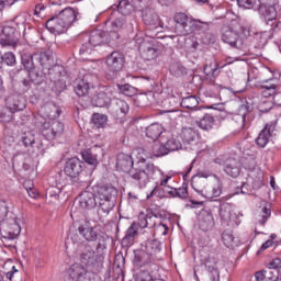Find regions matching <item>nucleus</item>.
<instances>
[{"label":"nucleus","instance_id":"obj_11","mask_svg":"<svg viewBox=\"0 0 281 281\" xmlns=\"http://www.w3.org/2000/svg\"><path fill=\"white\" fill-rule=\"evenodd\" d=\"M280 0H258V12L260 16L263 18L267 25H276V19H278V9L276 8L278 5V2Z\"/></svg>","mask_w":281,"mask_h":281},{"label":"nucleus","instance_id":"obj_25","mask_svg":"<svg viewBox=\"0 0 281 281\" xmlns=\"http://www.w3.org/2000/svg\"><path fill=\"white\" fill-rule=\"evenodd\" d=\"M146 136L149 139H153V142H157V139H159V142H164V137H166V135H164V126L159 123L150 124L146 128Z\"/></svg>","mask_w":281,"mask_h":281},{"label":"nucleus","instance_id":"obj_56","mask_svg":"<svg viewBox=\"0 0 281 281\" xmlns=\"http://www.w3.org/2000/svg\"><path fill=\"white\" fill-rule=\"evenodd\" d=\"M239 8H244L245 10H254L256 8L258 0H238Z\"/></svg>","mask_w":281,"mask_h":281},{"label":"nucleus","instance_id":"obj_17","mask_svg":"<svg viewBox=\"0 0 281 281\" xmlns=\"http://www.w3.org/2000/svg\"><path fill=\"white\" fill-rule=\"evenodd\" d=\"M136 43L138 44V50L140 52L142 58H144V60H155L159 57V54H161L157 45L150 44L139 38L136 41Z\"/></svg>","mask_w":281,"mask_h":281},{"label":"nucleus","instance_id":"obj_53","mask_svg":"<svg viewBox=\"0 0 281 281\" xmlns=\"http://www.w3.org/2000/svg\"><path fill=\"white\" fill-rule=\"evenodd\" d=\"M233 122L237 124L238 128H246V126H248L247 114H235Z\"/></svg>","mask_w":281,"mask_h":281},{"label":"nucleus","instance_id":"obj_37","mask_svg":"<svg viewBox=\"0 0 281 281\" xmlns=\"http://www.w3.org/2000/svg\"><path fill=\"white\" fill-rule=\"evenodd\" d=\"M155 218H157V216L140 213L138 215V223H136L137 228L139 229L140 227V229H146V227H153Z\"/></svg>","mask_w":281,"mask_h":281},{"label":"nucleus","instance_id":"obj_14","mask_svg":"<svg viewBox=\"0 0 281 281\" xmlns=\"http://www.w3.org/2000/svg\"><path fill=\"white\" fill-rule=\"evenodd\" d=\"M161 251V243L157 240H147L145 247L140 250L137 258L140 262V267L144 265H150L153 262L155 255Z\"/></svg>","mask_w":281,"mask_h":281},{"label":"nucleus","instance_id":"obj_13","mask_svg":"<svg viewBox=\"0 0 281 281\" xmlns=\"http://www.w3.org/2000/svg\"><path fill=\"white\" fill-rule=\"evenodd\" d=\"M0 234L2 238H5L7 240L19 238V234H21V224H19L16 215L12 214L11 218H7L0 223Z\"/></svg>","mask_w":281,"mask_h":281},{"label":"nucleus","instance_id":"obj_5","mask_svg":"<svg viewBox=\"0 0 281 281\" xmlns=\"http://www.w3.org/2000/svg\"><path fill=\"white\" fill-rule=\"evenodd\" d=\"M21 27H23V19L21 16H15L12 21L5 22L0 32L1 47H16L21 36Z\"/></svg>","mask_w":281,"mask_h":281},{"label":"nucleus","instance_id":"obj_18","mask_svg":"<svg viewBox=\"0 0 281 281\" xmlns=\"http://www.w3.org/2000/svg\"><path fill=\"white\" fill-rule=\"evenodd\" d=\"M124 27H126L125 16L112 20L109 26V31L106 32L108 36L110 37L109 42L115 44V42L120 40V32H122Z\"/></svg>","mask_w":281,"mask_h":281},{"label":"nucleus","instance_id":"obj_41","mask_svg":"<svg viewBox=\"0 0 281 281\" xmlns=\"http://www.w3.org/2000/svg\"><path fill=\"white\" fill-rule=\"evenodd\" d=\"M22 64L26 71H34V69H36L37 66L36 59H34V55L30 54L22 55Z\"/></svg>","mask_w":281,"mask_h":281},{"label":"nucleus","instance_id":"obj_21","mask_svg":"<svg viewBox=\"0 0 281 281\" xmlns=\"http://www.w3.org/2000/svg\"><path fill=\"white\" fill-rule=\"evenodd\" d=\"M259 89L262 98H272L278 93L280 86L273 82V79H267L260 82Z\"/></svg>","mask_w":281,"mask_h":281},{"label":"nucleus","instance_id":"obj_22","mask_svg":"<svg viewBox=\"0 0 281 281\" xmlns=\"http://www.w3.org/2000/svg\"><path fill=\"white\" fill-rule=\"evenodd\" d=\"M222 41L231 47H236L238 41H240V35L238 34V32L234 31V29L229 26H224L222 29Z\"/></svg>","mask_w":281,"mask_h":281},{"label":"nucleus","instance_id":"obj_63","mask_svg":"<svg viewBox=\"0 0 281 281\" xmlns=\"http://www.w3.org/2000/svg\"><path fill=\"white\" fill-rule=\"evenodd\" d=\"M270 269H281V258H276L270 262Z\"/></svg>","mask_w":281,"mask_h":281},{"label":"nucleus","instance_id":"obj_12","mask_svg":"<svg viewBox=\"0 0 281 281\" xmlns=\"http://www.w3.org/2000/svg\"><path fill=\"white\" fill-rule=\"evenodd\" d=\"M65 133V124L58 120L45 121L42 125V135L48 142L60 139Z\"/></svg>","mask_w":281,"mask_h":281},{"label":"nucleus","instance_id":"obj_48","mask_svg":"<svg viewBox=\"0 0 281 281\" xmlns=\"http://www.w3.org/2000/svg\"><path fill=\"white\" fill-rule=\"evenodd\" d=\"M25 109V101L19 99V97H11V113H16Z\"/></svg>","mask_w":281,"mask_h":281},{"label":"nucleus","instance_id":"obj_35","mask_svg":"<svg viewBox=\"0 0 281 281\" xmlns=\"http://www.w3.org/2000/svg\"><path fill=\"white\" fill-rule=\"evenodd\" d=\"M92 102L94 106H99L100 109L104 106H109L111 104V97L106 94V92H99L97 95L93 97Z\"/></svg>","mask_w":281,"mask_h":281},{"label":"nucleus","instance_id":"obj_10","mask_svg":"<svg viewBox=\"0 0 281 281\" xmlns=\"http://www.w3.org/2000/svg\"><path fill=\"white\" fill-rule=\"evenodd\" d=\"M79 235L87 243H105L102 236V229L99 225H92L90 221H85L78 226Z\"/></svg>","mask_w":281,"mask_h":281},{"label":"nucleus","instance_id":"obj_2","mask_svg":"<svg viewBox=\"0 0 281 281\" xmlns=\"http://www.w3.org/2000/svg\"><path fill=\"white\" fill-rule=\"evenodd\" d=\"M106 249V241H98L95 250L91 245H85L81 248L79 260L81 265L87 266L90 271L98 273L102 269V260H104V250Z\"/></svg>","mask_w":281,"mask_h":281},{"label":"nucleus","instance_id":"obj_20","mask_svg":"<svg viewBox=\"0 0 281 281\" xmlns=\"http://www.w3.org/2000/svg\"><path fill=\"white\" fill-rule=\"evenodd\" d=\"M79 205L82 210H93L98 205L97 194L85 191L79 195Z\"/></svg>","mask_w":281,"mask_h":281},{"label":"nucleus","instance_id":"obj_8","mask_svg":"<svg viewBox=\"0 0 281 281\" xmlns=\"http://www.w3.org/2000/svg\"><path fill=\"white\" fill-rule=\"evenodd\" d=\"M124 54L119 50L112 52L105 58V65L108 70L105 71L106 80H115L117 78V74L124 69Z\"/></svg>","mask_w":281,"mask_h":281},{"label":"nucleus","instance_id":"obj_36","mask_svg":"<svg viewBox=\"0 0 281 281\" xmlns=\"http://www.w3.org/2000/svg\"><path fill=\"white\" fill-rule=\"evenodd\" d=\"M199 226L202 232H210V229L214 227V216H212L210 213L201 215Z\"/></svg>","mask_w":281,"mask_h":281},{"label":"nucleus","instance_id":"obj_38","mask_svg":"<svg viewBox=\"0 0 281 281\" xmlns=\"http://www.w3.org/2000/svg\"><path fill=\"white\" fill-rule=\"evenodd\" d=\"M214 122L215 120L212 114H204L199 122V127L202 128V131H212Z\"/></svg>","mask_w":281,"mask_h":281},{"label":"nucleus","instance_id":"obj_44","mask_svg":"<svg viewBox=\"0 0 281 281\" xmlns=\"http://www.w3.org/2000/svg\"><path fill=\"white\" fill-rule=\"evenodd\" d=\"M182 109H190L191 111L193 109H196L199 106V100H196V97L190 95V97H184L180 103Z\"/></svg>","mask_w":281,"mask_h":281},{"label":"nucleus","instance_id":"obj_34","mask_svg":"<svg viewBox=\"0 0 281 281\" xmlns=\"http://www.w3.org/2000/svg\"><path fill=\"white\" fill-rule=\"evenodd\" d=\"M180 137L184 144H192V142L199 138V133L192 127H184L181 131Z\"/></svg>","mask_w":281,"mask_h":281},{"label":"nucleus","instance_id":"obj_62","mask_svg":"<svg viewBox=\"0 0 281 281\" xmlns=\"http://www.w3.org/2000/svg\"><path fill=\"white\" fill-rule=\"evenodd\" d=\"M269 247H273V240H271V239L266 240L261 245L260 249L258 250V254H260L261 251H267V249H269Z\"/></svg>","mask_w":281,"mask_h":281},{"label":"nucleus","instance_id":"obj_58","mask_svg":"<svg viewBox=\"0 0 281 281\" xmlns=\"http://www.w3.org/2000/svg\"><path fill=\"white\" fill-rule=\"evenodd\" d=\"M5 216H8V202L0 200V223L5 221Z\"/></svg>","mask_w":281,"mask_h":281},{"label":"nucleus","instance_id":"obj_50","mask_svg":"<svg viewBox=\"0 0 281 281\" xmlns=\"http://www.w3.org/2000/svg\"><path fill=\"white\" fill-rule=\"evenodd\" d=\"M165 146H166L168 153H172V151L179 150L181 148V140H179L175 137H171V138L167 139Z\"/></svg>","mask_w":281,"mask_h":281},{"label":"nucleus","instance_id":"obj_40","mask_svg":"<svg viewBox=\"0 0 281 281\" xmlns=\"http://www.w3.org/2000/svg\"><path fill=\"white\" fill-rule=\"evenodd\" d=\"M137 223L133 222L132 225L127 228L126 234L123 238V243L131 245L133 240H135V236H137L138 232Z\"/></svg>","mask_w":281,"mask_h":281},{"label":"nucleus","instance_id":"obj_15","mask_svg":"<svg viewBox=\"0 0 281 281\" xmlns=\"http://www.w3.org/2000/svg\"><path fill=\"white\" fill-rule=\"evenodd\" d=\"M68 276L74 281H100L95 274L89 272L85 266L74 263L68 269Z\"/></svg>","mask_w":281,"mask_h":281},{"label":"nucleus","instance_id":"obj_54","mask_svg":"<svg viewBox=\"0 0 281 281\" xmlns=\"http://www.w3.org/2000/svg\"><path fill=\"white\" fill-rule=\"evenodd\" d=\"M269 276H273V268H271V266L267 270H261L255 273V278L257 281L267 280Z\"/></svg>","mask_w":281,"mask_h":281},{"label":"nucleus","instance_id":"obj_42","mask_svg":"<svg viewBox=\"0 0 281 281\" xmlns=\"http://www.w3.org/2000/svg\"><path fill=\"white\" fill-rule=\"evenodd\" d=\"M113 109L115 113H121V115H127L128 111H131L128 103L122 99H116L114 101Z\"/></svg>","mask_w":281,"mask_h":281},{"label":"nucleus","instance_id":"obj_9","mask_svg":"<svg viewBox=\"0 0 281 281\" xmlns=\"http://www.w3.org/2000/svg\"><path fill=\"white\" fill-rule=\"evenodd\" d=\"M213 161L214 164H217V166H223L225 175L233 179L240 177V172H243V162L236 158L218 156Z\"/></svg>","mask_w":281,"mask_h":281},{"label":"nucleus","instance_id":"obj_29","mask_svg":"<svg viewBox=\"0 0 281 281\" xmlns=\"http://www.w3.org/2000/svg\"><path fill=\"white\" fill-rule=\"evenodd\" d=\"M271 131H273V125L266 124L263 130L259 133L256 144L259 148H265L267 144H269V139H271Z\"/></svg>","mask_w":281,"mask_h":281},{"label":"nucleus","instance_id":"obj_55","mask_svg":"<svg viewBox=\"0 0 281 281\" xmlns=\"http://www.w3.org/2000/svg\"><path fill=\"white\" fill-rule=\"evenodd\" d=\"M60 188L58 187H50L46 190V196L49 199H55V201H58L60 199Z\"/></svg>","mask_w":281,"mask_h":281},{"label":"nucleus","instance_id":"obj_6","mask_svg":"<svg viewBox=\"0 0 281 281\" xmlns=\"http://www.w3.org/2000/svg\"><path fill=\"white\" fill-rule=\"evenodd\" d=\"M173 21L176 23L175 33L178 36H189V34H196L203 30V22L183 12L176 13Z\"/></svg>","mask_w":281,"mask_h":281},{"label":"nucleus","instance_id":"obj_45","mask_svg":"<svg viewBox=\"0 0 281 281\" xmlns=\"http://www.w3.org/2000/svg\"><path fill=\"white\" fill-rule=\"evenodd\" d=\"M92 122L97 128H104L106 126V122H109V116H106V114L94 113L92 115Z\"/></svg>","mask_w":281,"mask_h":281},{"label":"nucleus","instance_id":"obj_23","mask_svg":"<svg viewBox=\"0 0 281 281\" xmlns=\"http://www.w3.org/2000/svg\"><path fill=\"white\" fill-rule=\"evenodd\" d=\"M67 177L76 178L80 172H82V161L78 158H70L64 169Z\"/></svg>","mask_w":281,"mask_h":281},{"label":"nucleus","instance_id":"obj_60","mask_svg":"<svg viewBox=\"0 0 281 281\" xmlns=\"http://www.w3.org/2000/svg\"><path fill=\"white\" fill-rule=\"evenodd\" d=\"M45 10H47V4L37 3L34 9V15L41 18L43 16V12H45Z\"/></svg>","mask_w":281,"mask_h":281},{"label":"nucleus","instance_id":"obj_61","mask_svg":"<svg viewBox=\"0 0 281 281\" xmlns=\"http://www.w3.org/2000/svg\"><path fill=\"white\" fill-rule=\"evenodd\" d=\"M25 190L31 199H36L38 196V191L35 188L26 187Z\"/></svg>","mask_w":281,"mask_h":281},{"label":"nucleus","instance_id":"obj_49","mask_svg":"<svg viewBox=\"0 0 281 281\" xmlns=\"http://www.w3.org/2000/svg\"><path fill=\"white\" fill-rule=\"evenodd\" d=\"M258 216L259 225H266L269 218H271V206H263Z\"/></svg>","mask_w":281,"mask_h":281},{"label":"nucleus","instance_id":"obj_28","mask_svg":"<svg viewBox=\"0 0 281 281\" xmlns=\"http://www.w3.org/2000/svg\"><path fill=\"white\" fill-rule=\"evenodd\" d=\"M142 16L145 25H157L159 23V15L153 8H144L142 10Z\"/></svg>","mask_w":281,"mask_h":281},{"label":"nucleus","instance_id":"obj_30","mask_svg":"<svg viewBox=\"0 0 281 281\" xmlns=\"http://www.w3.org/2000/svg\"><path fill=\"white\" fill-rule=\"evenodd\" d=\"M207 180L193 176L191 179V188L200 194V196L205 198V192H207Z\"/></svg>","mask_w":281,"mask_h":281},{"label":"nucleus","instance_id":"obj_24","mask_svg":"<svg viewBox=\"0 0 281 281\" xmlns=\"http://www.w3.org/2000/svg\"><path fill=\"white\" fill-rule=\"evenodd\" d=\"M153 0H121L117 10L121 14H128L133 10V8L137 7V3H142V5H150Z\"/></svg>","mask_w":281,"mask_h":281},{"label":"nucleus","instance_id":"obj_16","mask_svg":"<svg viewBox=\"0 0 281 281\" xmlns=\"http://www.w3.org/2000/svg\"><path fill=\"white\" fill-rule=\"evenodd\" d=\"M98 80L94 75H85L81 79H76L74 82V91L79 98H85L88 95L89 89L93 87V82Z\"/></svg>","mask_w":281,"mask_h":281},{"label":"nucleus","instance_id":"obj_32","mask_svg":"<svg viewBox=\"0 0 281 281\" xmlns=\"http://www.w3.org/2000/svg\"><path fill=\"white\" fill-rule=\"evenodd\" d=\"M18 78L21 79L23 87L30 89L32 87V83L34 82V71L20 69L18 71Z\"/></svg>","mask_w":281,"mask_h":281},{"label":"nucleus","instance_id":"obj_51","mask_svg":"<svg viewBox=\"0 0 281 281\" xmlns=\"http://www.w3.org/2000/svg\"><path fill=\"white\" fill-rule=\"evenodd\" d=\"M204 74L206 76H218V63L211 61L204 66Z\"/></svg>","mask_w":281,"mask_h":281},{"label":"nucleus","instance_id":"obj_33","mask_svg":"<svg viewBox=\"0 0 281 281\" xmlns=\"http://www.w3.org/2000/svg\"><path fill=\"white\" fill-rule=\"evenodd\" d=\"M168 190L167 192L172 196L173 199H188L189 193H188V184L183 183L180 188H170L167 187Z\"/></svg>","mask_w":281,"mask_h":281},{"label":"nucleus","instance_id":"obj_26","mask_svg":"<svg viewBox=\"0 0 281 281\" xmlns=\"http://www.w3.org/2000/svg\"><path fill=\"white\" fill-rule=\"evenodd\" d=\"M34 60H36V64L41 65L43 69H52V66L54 65V57L52 56V53L49 52H41L33 54Z\"/></svg>","mask_w":281,"mask_h":281},{"label":"nucleus","instance_id":"obj_57","mask_svg":"<svg viewBox=\"0 0 281 281\" xmlns=\"http://www.w3.org/2000/svg\"><path fill=\"white\" fill-rule=\"evenodd\" d=\"M155 228V233L159 234L160 236H166V234H168V225L164 224V223H155L153 224V226Z\"/></svg>","mask_w":281,"mask_h":281},{"label":"nucleus","instance_id":"obj_1","mask_svg":"<svg viewBox=\"0 0 281 281\" xmlns=\"http://www.w3.org/2000/svg\"><path fill=\"white\" fill-rule=\"evenodd\" d=\"M132 155L121 153L116 157V168L123 172H127L128 180L139 190H144L155 175L161 172V169L155 162L148 160V151L144 148H137Z\"/></svg>","mask_w":281,"mask_h":281},{"label":"nucleus","instance_id":"obj_59","mask_svg":"<svg viewBox=\"0 0 281 281\" xmlns=\"http://www.w3.org/2000/svg\"><path fill=\"white\" fill-rule=\"evenodd\" d=\"M271 109H272V104L269 101H263L258 104V110L260 111V113H269Z\"/></svg>","mask_w":281,"mask_h":281},{"label":"nucleus","instance_id":"obj_3","mask_svg":"<svg viewBox=\"0 0 281 281\" xmlns=\"http://www.w3.org/2000/svg\"><path fill=\"white\" fill-rule=\"evenodd\" d=\"M78 20V11L71 8L63 9L58 15L46 21V29L50 34H65Z\"/></svg>","mask_w":281,"mask_h":281},{"label":"nucleus","instance_id":"obj_7","mask_svg":"<svg viewBox=\"0 0 281 281\" xmlns=\"http://www.w3.org/2000/svg\"><path fill=\"white\" fill-rule=\"evenodd\" d=\"M88 43H83L79 49V54H91V49L93 47H98L100 45H114L109 37L108 33L102 30H94L89 35L86 36ZM110 41V42H109Z\"/></svg>","mask_w":281,"mask_h":281},{"label":"nucleus","instance_id":"obj_46","mask_svg":"<svg viewBox=\"0 0 281 281\" xmlns=\"http://www.w3.org/2000/svg\"><path fill=\"white\" fill-rule=\"evenodd\" d=\"M20 142H22L25 148H30V146L32 147L36 144V137L32 132H25L24 134H22Z\"/></svg>","mask_w":281,"mask_h":281},{"label":"nucleus","instance_id":"obj_43","mask_svg":"<svg viewBox=\"0 0 281 281\" xmlns=\"http://www.w3.org/2000/svg\"><path fill=\"white\" fill-rule=\"evenodd\" d=\"M81 157L89 166H98V155L93 154V150L86 149L81 153Z\"/></svg>","mask_w":281,"mask_h":281},{"label":"nucleus","instance_id":"obj_19","mask_svg":"<svg viewBox=\"0 0 281 281\" xmlns=\"http://www.w3.org/2000/svg\"><path fill=\"white\" fill-rule=\"evenodd\" d=\"M214 182L207 187L204 199H218L223 194V180L214 175Z\"/></svg>","mask_w":281,"mask_h":281},{"label":"nucleus","instance_id":"obj_39","mask_svg":"<svg viewBox=\"0 0 281 281\" xmlns=\"http://www.w3.org/2000/svg\"><path fill=\"white\" fill-rule=\"evenodd\" d=\"M151 154L154 155V157H166L169 151L166 145H164V143H161L160 140L154 143V145L151 146Z\"/></svg>","mask_w":281,"mask_h":281},{"label":"nucleus","instance_id":"obj_47","mask_svg":"<svg viewBox=\"0 0 281 281\" xmlns=\"http://www.w3.org/2000/svg\"><path fill=\"white\" fill-rule=\"evenodd\" d=\"M117 89L127 98H133V95H137V89L128 83L125 85H117Z\"/></svg>","mask_w":281,"mask_h":281},{"label":"nucleus","instance_id":"obj_64","mask_svg":"<svg viewBox=\"0 0 281 281\" xmlns=\"http://www.w3.org/2000/svg\"><path fill=\"white\" fill-rule=\"evenodd\" d=\"M272 98H273L274 104H277V106H281V91H280V88L278 89L277 93Z\"/></svg>","mask_w":281,"mask_h":281},{"label":"nucleus","instance_id":"obj_52","mask_svg":"<svg viewBox=\"0 0 281 281\" xmlns=\"http://www.w3.org/2000/svg\"><path fill=\"white\" fill-rule=\"evenodd\" d=\"M2 63H5L8 67H14L16 65V56L12 52H7L2 55Z\"/></svg>","mask_w":281,"mask_h":281},{"label":"nucleus","instance_id":"obj_31","mask_svg":"<svg viewBox=\"0 0 281 281\" xmlns=\"http://www.w3.org/2000/svg\"><path fill=\"white\" fill-rule=\"evenodd\" d=\"M41 113L48 120H56V117H60V108L54 103H48L41 109Z\"/></svg>","mask_w":281,"mask_h":281},{"label":"nucleus","instance_id":"obj_27","mask_svg":"<svg viewBox=\"0 0 281 281\" xmlns=\"http://www.w3.org/2000/svg\"><path fill=\"white\" fill-rule=\"evenodd\" d=\"M229 199H232V195H226L220 199V201L222 202L220 205V217L222 218V221H224V223H229L232 218V205L225 202L229 201Z\"/></svg>","mask_w":281,"mask_h":281},{"label":"nucleus","instance_id":"obj_4","mask_svg":"<svg viewBox=\"0 0 281 281\" xmlns=\"http://www.w3.org/2000/svg\"><path fill=\"white\" fill-rule=\"evenodd\" d=\"M97 201L99 203L98 214L99 221L104 216H109L113 207H115V196H117V189L111 184H103L97 189Z\"/></svg>","mask_w":281,"mask_h":281}]
</instances>
